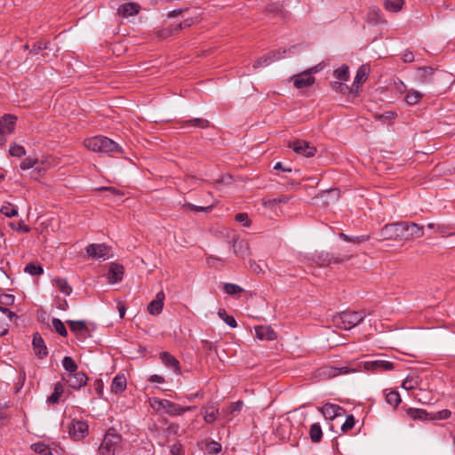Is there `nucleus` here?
<instances>
[{"instance_id": "412c9836", "label": "nucleus", "mask_w": 455, "mask_h": 455, "mask_svg": "<svg viewBox=\"0 0 455 455\" xmlns=\"http://www.w3.org/2000/svg\"><path fill=\"white\" fill-rule=\"evenodd\" d=\"M160 358L163 363L173 370L176 374H180V368L179 361L168 352H163L160 354Z\"/></svg>"}, {"instance_id": "2eb2a0df", "label": "nucleus", "mask_w": 455, "mask_h": 455, "mask_svg": "<svg viewBox=\"0 0 455 455\" xmlns=\"http://www.w3.org/2000/svg\"><path fill=\"white\" fill-rule=\"evenodd\" d=\"M164 299V293L163 291H159L156 299H153L148 306V311L152 315H159L163 310Z\"/></svg>"}, {"instance_id": "f03ea898", "label": "nucleus", "mask_w": 455, "mask_h": 455, "mask_svg": "<svg viewBox=\"0 0 455 455\" xmlns=\"http://www.w3.org/2000/svg\"><path fill=\"white\" fill-rule=\"evenodd\" d=\"M84 147L93 152L112 154L121 151V148L114 140L104 136H94L84 140Z\"/></svg>"}, {"instance_id": "4468645a", "label": "nucleus", "mask_w": 455, "mask_h": 455, "mask_svg": "<svg viewBox=\"0 0 455 455\" xmlns=\"http://www.w3.org/2000/svg\"><path fill=\"white\" fill-rule=\"evenodd\" d=\"M403 228L405 229L404 240H411L415 238H420L424 235V228L423 226L418 225L416 223H408L403 222Z\"/></svg>"}, {"instance_id": "f257e3e1", "label": "nucleus", "mask_w": 455, "mask_h": 455, "mask_svg": "<svg viewBox=\"0 0 455 455\" xmlns=\"http://www.w3.org/2000/svg\"><path fill=\"white\" fill-rule=\"evenodd\" d=\"M150 407L159 414H168L171 417L181 416L188 411L196 409V406H181L167 399L153 397L149 399Z\"/></svg>"}, {"instance_id": "bb28decb", "label": "nucleus", "mask_w": 455, "mask_h": 455, "mask_svg": "<svg viewBox=\"0 0 455 455\" xmlns=\"http://www.w3.org/2000/svg\"><path fill=\"white\" fill-rule=\"evenodd\" d=\"M423 93L418 90L411 89L407 92L404 100L409 106H414L420 102Z\"/></svg>"}, {"instance_id": "7c9ffc66", "label": "nucleus", "mask_w": 455, "mask_h": 455, "mask_svg": "<svg viewBox=\"0 0 455 455\" xmlns=\"http://www.w3.org/2000/svg\"><path fill=\"white\" fill-rule=\"evenodd\" d=\"M52 166V160L47 158L41 161H36V164L34 167L33 173L37 176H41L48 168Z\"/></svg>"}, {"instance_id": "49530a36", "label": "nucleus", "mask_w": 455, "mask_h": 455, "mask_svg": "<svg viewBox=\"0 0 455 455\" xmlns=\"http://www.w3.org/2000/svg\"><path fill=\"white\" fill-rule=\"evenodd\" d=\"M223 290L226 293H228L229 295H234V294L243 291L242 287H240L237 284L230 283H224Z\"/></svg>"}, {"instance_id": "6e6d98bb", "label": "nucleus", "mask_w": 455, "mask_h": 455, "mask_svg": "<svg viewBox=\"0 0 455 455\" xmlns=\"http://www.w3.org/2000/svg\"><path fill=\"white\" fill-rule=\"evenodd\" d=\"M184 207L188 208L190 211L207 212H211L212 209V205L206 206V207H202V206H196V205H194V204H185Z\"/></svg>"}, {"instance_id": "6ab92c4d", "label": "nucleus", "mask_w": 455, "mask_h": 455, "mask_svg": "<svg viewBox=\"0 0 455 455\" xmlns=\"http://www.w3.org/2000/svg\"><path fill=\"white\" fill-rule=\"evenodd\" d=\"M406 415L413 420H431V414L423 409L409 408L406 410Z\"/></svg>"}, {"instance_id": "603ef678", "label": "nucleus", "mask_w": 455, "mask_h": 455, "mask_svg": "<svg viewBox=\"0 0 455 455\" xmlns=\"http://www.w3.org/2000/svg\"><path fill=\"white\" fill-rule=\"evenodd\" d=\"M355 426V419L353 415H348L346 418L345 422L341 426L342 432H347L348 430L352 429Z\"/></svg>"}, {"instance_id": "338daca9", "label": "nucleus", "mask_w": 455, "mask_h": 455, "mask_svg": "<svg viewBox=\"0 0 455 455\" xmlns=\"http://www.w3.org/2000/svg\"><path fill=\"white\" fill-rule=\"evenodd\" d=\"M175 31V28H166V29H164L163 31L160 32L159 34V36L160 37H167L169 36H171L172 34V32Z\"/></svg>"}, {"instance_id": "c85d7f7f", "label": "nucleus", "mask_w": 455, "mask_h": 455, "mask_svg": "<svg viewBox=\"0 0 455 455\" xmlns=\"http://www.w3.org/2000/svg\"><path fill=\"white\" fill-rule=\"evenodd\" d=\"M318 376L331 379L339 376V371H337V367L326 365L319 369Z\"/></svg>"}, {"instance_id": "a211bd4d", "label": "nucleus", "mask_w": 455, "mask_h": 455, "mask_svg": "<svg viewBox=\"0 0 455 455\" xmlns=\"http://www.w3.org/2000/svg\"><path fill=\"white\" fill-rule=\"evenodd\" d=\"M124 275L123 266L116 263H111L109 271L108 273V280L110 283H116L120 282Z\"/></svg>"}, {"instance_id": "aec40b11", "label": "nucleus", "mask_w": 455, "mask_h": 455, "mask_svg": "<svg viewBox=\"0 0 455 455\" xmlns=\"http://www.w3.org/2000/svg\"><path fill=\"white\" fill-rule=\"evenodd\" d=\"M202 413L206 423H212L217 419L219 408L213 403L206 404L203 406Z\"/></svg>"}, {"instance_id": "680f3d73", "label": "nucleus", "mask_w": 455, "mask_h": 455, "mask_svg": "<svg viewBox=\"0 0 455 455\" xmlns=\"http://www.w3.org/2000/svg\"><path fill=\"white\" fill-rule=\"evenodd\" d=\"M9 421V415L0 408V426H5Z\"/></svg>"}, {"instance_id": "a19ab883", "label": "nucleus", "mask_w": 455, "mask_h": 455, "mask_svg": "<svg viewBox=\"0 0 455 455\" xmlns=\"http://www.w3.org/2000/svg\"><path fill=\"white\" fill-rule=\"evenodd\" d=\"M403 0H386L385 7L387 10L396 12L402 9Z\"/></svg>"}, {"instance_id": "f3484780", "label": "nucleus", "mask_w": 455, "mask_h": 455, "mask_svg": "<svg viewBox=\"0 0 455 455\" xmlns=\"http://www.w3.org/2000/svg\"><path fill=\"white\" fill-rule=\"evenodd\" d=\"M140 7L135 3H126L119 6L117 10L118 15L123 18H128L139 13Z\"/></svg>"}, {"instance_id": "72a5a7b5", "label": "nucleus", "mask_w": 455, "mask_h": 455, "mask_svg": "<svg viewBox=\"0 0 455 455\" xmlns=\"http://www.w3.org/2000/svg\"><path fill=\"white\" fill-rule=\"evenodd\" d=\"M309 435L312 442L318 443L322 439L323 432L321 427L317 423H314L309 430Z\"/></svg>"}, {"instance_id": "0eeeda50", "label": "nucleus", "mask_w": 455, "mask_h": 455, "mask_svg": "<svg viewBox=\"0 0 455 455\" xmlns=\"http://www.w3.org/2000/svg\"><path fill=\"white\" fill-rule=\"evenodd\" d=\"M291 148L297 155L304 157H312L316 153V148L305 140H294L289 143Z\"/></svg>"}, {"instance_id": "cd10ccee", "label": "nucleus", "mask_w": 455, "mask_h": 455, "mask_svg": "<svg viewBox=\"0 0 455 455\" xmlns=\"http://www.w3.org/2000/svg\"><path fill=\"white\" fill-rule=\"evenodd\" d=\"M434 74V69L430 67H424L418 69L417 77L420 83H428Z\"/></svg>"}, {"instance_id": "20e7f679", "label": "nucleus", "mask_w": 455, "mask_h": 455, "mask_svg": "<svg viewBox=\"0 0 455 455\" xmlns=\"http://www.w3.org/2000/svg\"><path fill=\"white\" fill-rule=\"evenodd\" d=\"M365 317L363 312L345 311L333 317L335 325L343 330H350L358 325Z\"/></svg>"}, {"instance_id": "052dcab7", "label": "nucleus", "mask_w": 455, "mask_h": 455, "mask_svg": "<svg viewBox=\"0 0 455 455\" xmlns=\"http://www.w3.org/2000/svg\"><path fill=\"white\" fill-rule=\"evenodd\" d=\"M337 371H339V375H341V374H348L351 372H355L358 370L350 368L348 366H342V367H337Z\"/></svg>"}, {"instance_id": "b1692460", "label": "nucleus", "mask_w": 455, "mask_h": 455, "mask_svg": "<svg viewBox=\"0 0 455 455\" xmlns=\"http://www.w3.org/2000/svg\"><path fill=\"white\" fill-rule=\"evenodd\" d=\"M281 58H282V56L280 55L279 52H273L271 54H268V55H266V56H263V57L258 59L254 62L253 68H258L260 67H266V66L269 65L270 63H272L273 61L280 60Z\"/></svg>"}, {"instance_id": "79ce46f5", "label": "nucleus", "mask_w": 455, "mask_h": 455, "mask_svg": "<svg viewBox=\"0 0 455 455\" xmlns=\"http://www.w3.org/2000/svg\"><path fill=\"white\" fill-rule=\"evenodd\" d=\"M0 212L6 217H14L18 214V207L11 204H7L1 207Z\"/></svg>"}, {"instance_id": "09e8293b", "label": "nucleus", "mask_w": 455, "mask_h": 455, "mask_svg": "<svg viewBox=\"0 0 455 455\" xmlns=\"http://www.w3.org/2000/svg\"><path fill=\"white\" fill-rule=\"evenodd\" d=\"M52 326L54 327L55 331L61 336L66 337L68 335V331L63 323L60 319L54 318L52 320Z\"/></svg>"}, {"instance_id": "58836bf2", "label": "nucleus", "mask_w": 455, "mask_h": 455, "mask_svg": "<svg viewBox=\"0 0 455 455\" xmlns=\"http://www.w3.org/2000/svg\"><path fill=\"white\" fill-rule=\"evenodd\" d=\"M218 315L231 328H235L237 326L235 318L231 315H228L225 309H219Z\"/></svg>"}, {"instance_id": "e433bc0d", "label": "nucleus", "mask_w": 455, "mask_h": 455, "mask_svg": "<svg viewBox=\"0 0 455 455\" xmlns=\"http://www.w3.org/2000/svg\"><path fill=\"white\" fill-rule=\"evenodd\" d=\"M386 401L393 407H397L401 403V397L398 392L389 391L386 394Z\"/></svg>"}, {"instance_id": "8fccbe9b", "label": "nucleus", "mask_w": 455, "mask_h": 455, "mask_svg": "<svg viewBox=\"0 0 455 455\" xmlns=\"http://www.w3.org/2000/svg\"><path fill=\"white\" fill-rule=\"evenodd\" d=\"M9 151L12 156H17V157H20L26 154L25 148L22 146L18 145V144L11 145Z\"/></svg>"}, {"instance_id": "e2e57ef3", "label": "nucleus", "mask_w": 455, "mask_h": 455, "mask_svg": "<svg viewBox=\"0 0 455 455\" xmlns=\"http://www.w3.org/2000/svg\"><path fill=\"white\" fill-rule=\"evenodd\" d=\"M242 406H243V403L238 401L236 403H233L230 404V406L228 408V412H234V411H240L242 409Z\"/></svg>"}, {"instance_id": "393cba45", "label": "nucleus", "mask_w": 455, "mask_h": 455, "mask_svg": "<svg viewBox=\"0 0 455 455\" xmlns=\"http://www.w3.org/2000/svg\"><path fill=\"white\" fill-rule=\"evenodd\" d=\"M32 344L35 353L37 356L42 358L47 355V350L44 346V339L37 333L34 335Z\"/></svg>"}, {"instance_id": "0e129e2a", "label": "nucleus", "mask_w": 455, "mask_h": 455, "mask_svg": "<svg viewBox=\"0 0 455 455\" xmlns=\"http://www.w3.org/2000/svg\"><path fill=\"white\" fill-rule=\"evenodd\" d=\"M8 331V325L3 317H0V336L6 334Z\"/></svg>"}, {"instance_id": "9d476101", "label": "nucleus", "mask_w": 455, "mask_h": 455, "mask_svg": "<svg viewBox=\"0 0 455 455\" xmlns=\"http://www.w3.org/2000/svg\"><path fill=\"white\" fill-rule=\"evenodd\" d=\"M16 117L12 115H5L0 119V144L6 141V137L14 131Z\"/></svg>"}, {"instance_id": "774afa93", "label": "nucleus", "mask_w": 455, "mask_h": 455, "mask_svg": "<svg viewBox=\"0 0 455 455\" xmlns=\"http://www.w3.org/2000/svg\"><path fill=\"white\" fill-rule=\"evenodd\" d=\"M149 380L151 382H156V383H163V382H164V379L162 376L157 375V374L151 375L149 377Z\"/></svg>"}, {"instance_id": "f704fd0d", "label": "nucleus", "mask_w": 455, "mask_h": 455, "mask_svg": "<svg viewBox=\"0 0 455 455\" xmlns=\"http://www.w3.org/2000/svg\"><path fill=\"white\" fill-rule=\"evenodd\" d=\"M64 389L60 383H57L54 387L53 393L48 397L47 402L50 403H56L59 402Z\"/></svg>"}, {"instance_id": "9b49d317", "label": "nucleus", "mask_w": 455, "mask_h": 455, "mask_svg": "<svg viewBox=\"0 0 455 455\" xmlns=\"http://www.w3.org/2000/svg\"><path fill=\"white\" fill-rule=\"evenodd\" d=\"M363 368L370 372H383L394 370L393 363L387 360H375L363 363Z\"/></svg>"}, {"instance_id": "37998d69", "label": "nucleus", "mask_w": 455, "mask_h": 455, "mask_svg": "<svg viewBox=\"0 0 455 455\" xmlns=\"http://www.w3.org/2000/svg\"><path fill=\"white\" fill-rule=\"evenodd\" d=\"M31 448L40 455H52L51 449L44 443H34L31 445Z\"/></svg>"}, {"instance_id": "dca6fc26", "label": "nucleus", "mask_w": 455, "mask_h": 455, "mask_svg": "<svg viewBox=\"0 0 455 455\" xmlns=\"http://www.w3.org/2000/svg\"><path fill=\"white\" fill-rule=\"evenodd\" d=\"M320 411L326 419H334L335 418L341 416V411L343 410L339 405L326 403Z\"/></svg>"}, {"instance_id": "4d7b16f0", "label": "nucleus", "mask_w": 455, "mask_h": 455, "mask_svg": "<svg viewBox=\"0 0 455 455\" xmlns=\"http://www.w3.org/2000/svg\"><path fill=\"white\" fill-rule=\"evenodd\" d=\"M235 220L237 222L243 223L245 227H249L251 222L249 220L248 215L246 213H238L235 216Z\"/></svg>"}, {"instance_id": "4be33fe9", "label": "nucleus", "mask_w": 455, "mask_h": 455, "mask_svg": "<svg viewBox=\"0 0 455 455\" xmlns=\"http://www.w3.org/2000/svg\"><path fill=\"white\" fill-rule=\"evenodd\" d=\"M255 334L261 340H274L276 338L275 332L269 326L255 327Z\"/></svg>"}, {"instance_id": "39448f33", "label": "nucleus", "mask_w": 455, "mask_h": 455, "mask_svg": "<svg viewBox=\"0 0 455 455\" xmlns=\"http://www.w3.org/2000/svg\"><path fill=\"white\" fill-rule=\"evenodd\" d=\"M322 69L321 65L312 67L303 72L294 75L290 77V81L293 83V86L296 89H304L311 86L315 79L314 74L319 72Z\"/></svg>"}, {"instance_id": "c03bdc74", "label": "nucleus", "mask_w": 455, "mask_h": 455, "mask_svg": "<svg viewBox=\"0 0 455 455\" xmlns=\"http://www.w3.org/2000/svg\"><path fill=\"white\" fill-rule=\"evenodd\" d=\"M25 272L32 275H39L43 274V267L40 265L35 263H29L25 267Z\"/></svg>"}, {"instance_id": "3c124183", "label": "nucleus", "mask_w": 455, "mask_h": 455, "mask_svg": "<svg viewBox=\"0 0 455 455\" xmlns=\"http://www.w3.org/2000/svg\"><path fill=\"white\" fill-rule=\"evenodd\" d=\"M402 387L405 390H412L418 387V381L414 378L407 377L403 380Z\"/></svg>"}, {"instance_id": "5fc2aeb1", "label": "nucleus", "mask_w": 455, "mask_h": 455, "mask_svg": "<svg viewBox=\"0 0 455 455\" xmlns=\"http://www.w3.org/2000/svg\"><path fill=\"white\" fill-rule=\"evenodd\" d=\"M249 266L251 272L254 274H262L264 273L263 267L254 259L249 260Z\"/></svg>"}, {"instance_id": "a878e982", "label": "nucleus", "mask_w": 455, "mask_h": 455, "mask_svg": "<svg viewBox=\"0 0 455 455\" xmlns=\"http://www.w3.org/2000/svg\"><path fill=\"white\" fill-rule=\"evenodd\" d=\"M126 388V378L124 374L116 375L111 384V391L115 394H120Z\"/></svg>"}, {"instance_id": "473e14b6", "label": "nucleus", "mask_w": 455, "mask_h": 455, "mask_svg": "<svg viewBox=\"0 0 455 455\" xmlns=\"http://www.w3.org/2000/svg\"><path fill=\"white\" fill-rule=\"evenodd\" d=\"M290 200L287 196H282L279 198H265L263 199L262 204L266 208H273L278 204H286Z\"/></svg>"}, {"instance_id": "7ed1b4c3", "label": "nucleus", "mask_w": 455, "mask_h": 455, "mask_svg": "<svg viewBox=\"0 0 455 455\" xmlns=\"http://www.w3.org/2000/svg\"><path fill=\"white\" fill-rule=\"evenodd\" d=\"M122 436L113 428H109L98 448L100 455H115L121 447Z\"/></svg>"}, {"instance_id": "ddd939ff", "label": "nucleus", "mask_w": 455, "mask_h": 455, "mask_svg": "<svg viewBox=\"0 0 455 455\" xmlns=\"http://www.w3.org/2000/svg\"><path fill=\"white\" fill-rule=\"evenodd\" d=\"M370 68L367 65H362L356 72L354 83L351 86L353 97H356L360 91V86L366 81Z\"/></svg>"}, {"instance_id": "de8ad7c7", "label": "nucleus", "mask_w": 455, "mask_h": 455, "mask_svg": "<svg viewBox=\"0 0 455 455\" xmlns=\"http://www.w3.org/2000/svg\"><path fill=\"white\" fill-rule=\"evenodd\" d=\"M221 451V445L217 442H210L206 444L205 451L211 455H216Z\"/></svg>"}, {"instance_id": "5701e85b", "label": "nucleus", "mask_w": 455, "mask_h": 455, "mask_svg": "<svg viewBox=\"0 0 455 455\" xmlns=\"http://www.w3.org/2000/svg\"><path fill=\"white\" fill-rule=\"evenodd\" d=\"M249 243L244 240H234L233 251L239 257H245L249 255Z\"/></svg>"}, {"instance_id": "423d86ee", "label": "nucleus", "mask_w": 455, "mask_h": 455, "mask_svg": "<svg viewBox=\"0 0 455 455\" xmlns=\"http://www.w3.org/2000/svg\"><path fill=\"white\" fill-rule=\"evenodd\" d=\"M404 234L403 222L387 224L379 232L380 237L385 240L403 239Z\"/></svg>"}, {"instance_id": "f8f14e48", "label": "nucleus", "mask_w": 455, "mask_h": 455, "mask_svg": "<svg viewBox=\"0 0 455 455\" xmlns=\"http://www.w3.org/2000/svg\"><path fill=\"white\" fill-rule=\"evenodd\" d=\"M63 379L70 387L79 389L86 385L88 378L84 372L76 371L72 373H67Z\"/></svg>"}, {"instance_id": "ea45409f", "label": "nucleus", "mask_w": 455, "mask_h": 455, "mask_svg": "<svg viewBox=\"0 0 455 455\" xmlns=\"http://www.w3.org/2000/svg\"><path fill=\"white\" fill-rule=\"evenodd\" d=\"M62 366L68 371V373H72L77 371V365L75 361L69 357L65 356L62 360Z\"/></svg>"}, {"instance_id": "c756f323", "label": "nucleus", "mask_w": 455, "mask_h": 455, "mask_svg": "<svg viewBox=\"0 0 455 455\" xmlns=\"http://www.w3.org/2000/svg\"><path fill=\"white\" fill-rule=\"evenodd\" d=\"M68 323L71 331L76 334L84 335L87 331V327L84 321H68Z\"/></svg>"}, {"instance_id": "6e6552de", "label": "nucleus", "mask_w": 455, "mask_h": 455, "mask_svg": "<svg viewBox=\"0 0 455 455\" xmlns=\"http://www.w3.org/2000/svg\"><path fill=\"white\" fill-rule=\"evenodd\" d=\"M86 253L90 258L102 260H106L112 256L110 248L103 243L90 244L86 248Z\"/></svg>"}, {"instance_id": "13d9d810", "label": "nucleus", "mask_w": 455, "mask_h": 455, "mask_svg": "<svg viewBox=\"0 0 455 455\" xmlns=\"http://www.w3.org/2000/svg\"><path fill=\"white\" fill-rule=\"evenodd\" d=\"M193 125L199 126L201 128H205L209 125V122L205 119L196 118L189 121Z\"/></svg>"}, {"instance_id": "2f4dec72", "label": "nucleus", "mask_w": 455, "mask_h": 455, "mask_svg": "<svg viewBox=\"0 0 455 455\" xmlns=\"http://www.w3.org/2000/svg\"><path fill=\"white\" fill-rule=\"evenodd\" d=\"M54 283H55L56 287L60 290V292H62L65 295H70L71 294L73 289L68 283L66 279L56 278Z\"/></svg>"}, {"instance_id": "69168bd1", "label": "nucleus", "mask_w": 455, "mask_h": 455, "mask_svg": "<svg viewBox=\"0 0 455 455\" xmlns=\"http://www.w3.org/2000/svg\"><path fill=\"white\" fill-rule=\"evenodd\" d=\"M193 23L192 19L185 20L183 22L175 27V31L181 29L182 28L189 27Z\"/></svg>"}, {"instance_id": "bf43d9fd", "label": "nucleus", "mask_w": 455, "mask_h": 455, "mask_svg": "<svg viewBox=\"0 0 455 455\" xmlns=\"http://www.w3.org/2000/svg\"><path fill=\"white\" fill-rule=\"evenodd\" d=\"M180 426L176 423H171L167 427V432L169 435H176L179 434Z\"/></svg>"}, {"instance_id": "864d4df0", "label": "nucleus", "mask_w": 455, "mask_h": 455, "mask_svg": "<svg viewBox=\"0 0 455 455\" xmlns=\"http://www.w3.org/2000/svg\"><path fill=\"white\" fill-rule=\"evenodd\" d=\"M36 164V160L28 157V158H25L20 163V168L22 170H28V169L34 168Z\"/></svg>"}, {"instance_id": "1a4fd4ad", "label": "nucleus", "mask_w": 455, "mask_h": 455, "mask_svg": "<svg viewBox=\"0 0 455 455\" xmlns=\"http://www.w3.org/2000/svg\"><path fill=\"white\" fill-rule=\"evenodd\" d=\"M68 434L76 441L82 440L88 434V425L84 420L73 419L68 425Z\"/></svg>"}, {"instance_id": "4c0bfd02", "label": "nucleus", "mask_w": 455, "mask_h": 455, "mask_svg": "<svg viewBox=\"0 0 455 455\" xmlns=\"http://www.w3.org/2000/svg\"><path fill=\"white\" fill-rule=\"evenodd\" d=\"M333 75L338 81H347L349 77L348 67L346 65L341 66L334 70Z\"/></svg>"}, {"instance_id": "c9c22d12", "label": "nucleus", "mask_w": 455, "mask_h": 455, "mask_svg": "<svg viewBox=\"0 0 455 455\" xmlns=\"http://www.w3.org/2000/svg\"><path fill=\"white\" fill-rule=\"evenodd\" d=\"M331 88L336 92H339V93H342V94H351V95H353L352 91H351V87H348L346 84H343L341 81H335V82H333L331 84Z\"/></svg>"}, {"instance_id": "a18cd8bd", "label": "nucleus", "mask_w": 455, "mask_h": 455, "mask_svg": "<svg viewBox=\"0 0 455 455\" xmlns=\"http://www.w3.org/2000/svg\"><path fill=\"white\" fill-rule=\"evenodd\" d=\"M451 416V411L450 410L444 409L431 414V420H444L450 419Z\"/></svg>"}]
</instances>
